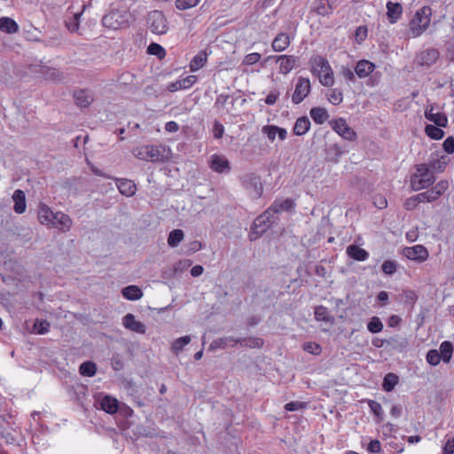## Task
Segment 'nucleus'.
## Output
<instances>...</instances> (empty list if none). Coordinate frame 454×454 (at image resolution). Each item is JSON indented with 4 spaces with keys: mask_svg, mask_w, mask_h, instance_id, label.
<instances>
[{
    "mask_svg": "<svg viewBox=\"0 0 454 454\" xmlns=\"http://www.w3.org/2000/svg\"><path fill=\"white\" fill-rule=\"evenodd\" d=\"M312 73L317 74L322 85L329 87L334 82L333 73L327 59L316 56L311 60Z\"/></svg>",
    "mask_w": 454,
    "mask_h": 454,
    "instance_id": "nucleus-1",
    "label": "nucleus"
},
{
    "mask_svg": "<svg viewBox=\"0 0 454 454\" xmlns=\"http://www.w3.org/2000/svg\"><path fill=\"white\" fill-rule=\"evenodd\" d=\"M432 10L429 6L419 9L410 22V30L413 37L420 35L429 26Z\"/></svg>",
    "mask_w": 454,
    "mask_h": 454,
    "instance_id": "nucleus-2",
    "label": "nucleus"
},
{
    "mask_svg": "<svg viewBox=\"0 0 454 454\" xmlns=\"http://www.w3.org/2000/svg\"><path fill=\"white\" fill-rule=\"evenodd\" d=\"M435 181L434 174L426 164L417 166V172L411 178V186L413 191L428 188Z\"/></svg>",
    "mask_w": 454,
    "mask_h": 454,
    "instance_id": "nucleus-3",
    "label": "nucleus"
},
{
    "mask_svg": "<svg viewBox=\"0 0 454 454\" xmlns=\"http://www.w3.org/2000/svg\"><path fill=\"white\" fill-rule=\"evenodd\" d=\"M242 186L248 192L249 195L254 199L262 196L263 188L261 177L255 173H246L239 177Z\"/></svg>",
    "mask_w": 454,
    "mask_h": 454,
    "instance_id": "nucleus-4",
    "label": "nucleus"
},
{
    "mask_svg": "<svg viewBox=\"0 0 454 454\" xmlns=\"http://www.w3.org/2000/svg\"><path fill=\"white\" fill-rule=\"evenodd\" d=\"M129 16L126 12L114 10L103 17L102 24L111 29H119L129 25Z\"/></svg>",
    "mask_w": 454,
    "mask_h": 454,
    "instance_id": "nucleus-5",
    "label": "nucleus"
},
{
    "mask_svg": "<svg viewBox=\"0 0 454 454\" xmlns=\"http://www.w3.org/2000/svg\"><path fill=\"white\" fill-rule=\"evenodd\" d=\"M133 155L143 160H150L156 162L162 160L163 155L156 145H143L136 147L132 150Z\"/></svg>",
    "mask_w": 454,
    "mask_h": 454,
    "instance_id": "nucleus-6",
    "label": "nucleus"
},
{
    "mask_svg": "<svg viewBox=\"0 0 454 454\" xmlns=\"http://www.w3.org/2000/svg\"><path fill=\"white\" fill-rule=\"evenodd\" d=\"M147 23L153 34L163 35L168 31V22L163 12L153 11L148 14Z\"/></svg>",
    "mask_w": 454,
    "mask_h": 454,
    "instance_id": "nucleus-7",
    "label": "nucleus"
},
{
    "mask_svg": "<svg viewBox=\"0 0 454 454\" xmlns=\"http://www.w3.org/2000/svg\"><path fill=\"white\" fill-rule=\"evenodd\" d=\"M332 129L344 139L354 141L356 139V133L350 128L344 118H339L330 121Z\"/></svg>",
    "mask_w": 454,
    "mask_h": 454,
    "instance_id": "nucleus-8",
    "label": "nucleus"
},
{
    "mask_svg": "<svg viewBox=\"0 0 454 454\" xmlns=\"http://www.w3.org/2000/svg\"><path fill=\"white\" fill-rule=\"evenodd\" d=\"M276 221L275 215L270 213V210H266L262 215L257 216L252 225V231L255 233L262 235L264 233L270 225Z\"/></svg>",
    "mask_w": 454,
    "mask_h": 454,
    "instance_id": "nucleus-9",
    "label": "nucleus"
},
{
    "mask_svg": "<svg viewBox=\"0 0 454 454\" xmlns=\"http://www.w3.org/2000/svg\"><path fill=\"white\" fill-rule=\"evenodd\" d=\"M310 90L309 80L308 78L300 77L295 85L294 92L292 95V102L295 105L301 103L309 94Z\"/></svg>",
    "mask_w": 454,
    "mask_h": 454,
    "instance_id": "nucleus-10",
    "label": "nucleus"
},
{
    "mask_svg": "<svg viewBox=\"0 0 454 454\" xmlns=\"http://www.w3.org/2000/svg\"><path fill=\"white\" fill-rule=\"evenodd\" d=\"M440 57V52L435 48H427L419 51L415 59L416 63L420 67H431Z\"/></svg>",
    "mask_w": 454,
    "mask_h": 454,
    "instance_id": "nucleus-11",
    "label": "nucleus"
},
{
    "mask_svg": "<svg viewBox=\"0 0 454 454\" xmlns=\"http://www.w3.org/2000/svg\"><path fill=\"white\" fill-rule=\"evenodd\" d=\"M334 7L329 0H313L310 5V12L320 17H329L333 12Z\"/></svg>",
    "mask_w": 454,
    "mask_h": 454,
    "instance_id": "nucleus-12",
    "label": "nucleus"
},
{
    "mask_svg": "<svg viewBox=\"0 0 454 454\" xmlns=\"http://www.w3.org/2000/svg\"><path fill=\"white\" fill-rule=\"evenodd\" d=\"M74 103L81 108H86L94 100L93 92L88 89L75 90L73 94Z\"/></svg>",
    "mask_w": 454,
    "mask_h": 454,
    "instance_id": "nucleus-13",
    "label": "nucleus"
},
{
    "mask_svg": "<svg viewBox=\"0 0 454 454\" xmlns=\"http://www.w3.org/2000/svg\"><path fill=\"white\" fill-rule=\"evenodd\" d=\"M403 254L408 259L418 261L419 262L426 261L428 257V252L422 245L404 248Z\"/></svg>",
    "mask_w": 454,
    "mask_h": 454,
    "instance_id": "nucleus-14",
    "label": "nucleus"
},
{
    "mask_svg": "<svg viewBox=\"0 0 454 454\" xmlns=\"http://www.w3.org/2000/svg\"><path fill=\"white\" fill-rule=\"evenodd\" d=\"M209 166L213 171L217 173H229L231 170L230 161L223 155H212Z\"/></svg>",
    "mask_w": 454,
    "mask_h": 454,
    "instance_id": "nucleus-15",
    "label": "nucleus"
},
{
    "mask_svg": "<svg viewBox=\"0 0 454 454\" xmlns=\"http://www.w3.org/2000/svg\"><path fill=\"white\" fill-rule=\"evenodd\" d=\"M51 223V227L58 228L63 232L68 231L73 224V221L70 216L63 212H56L54 215V221Z\"/></svg>",
    "mask_w": 454,
    "mask_h": 454,
    "instance_id": "nucleus-16",
    "label": "nucleus"
},
{
    "mask_svg": "<svg viewBox=\"0 0 454 454\" xmlns=\"http://www.w3.org/2000/svg\"><path fill=\"white\" fill-rule=\"evenodd\" d=\"M122 325L126 329L137 333L144 334L146 332L145 325L142 322L136 320L135 316L131 313L124 316Z\"/></svg>",
    "mask_w": 454,
    "mask_h": 454,
    "instance_id": "nucleus-17",
    "label": "nucleus"
},
{
    "mask_svg": "<svg viewBox=\"0 0 454 454\" xmlns=\"http://www.w3.org/2000/svg\"><path fill=\"white\" fill-rule=\"evenodd\" d=\"M434 107L432 106H427L425 110V117L427 120L432 121L438 127L446 128L448 125V118L443 113H433Z\"/></svg>",
    "mask_w": 454,
    "mask_h": 454,
    "instance_id": "nucleus-18",
    "label": "nucleus"
},
{
    "mask_svg": "<svg viewBox=\"0 0 454 454\" xmlns=\"http://www.w3.org/2000/svg\"><path fill=\"white\" fill-rule=\"evenodd\" d=\"M37 72L43 74L44 78L49 81L61 82L65 78L64 74L55 67L40 66Z\"/></svg>",
    "mask_w": 454,
    "mask_h": 454,
    "instance_id": "nucleus-19",
    "label": "nucleus"
},
{
    "mask_svg": "<svg viewBox=\"0 0 454 454\" xmlns=\"http://www.w3.org/2000/svg\"><path fill=\"white\" fill-rule=\"evenodd\" d=\"M294 202L292 199H285V200H276L272 205L268 208L270 210V213L275 215V214L280 213L282 211H290L294 207Z\"/></svg>",
    "mask_w": 454,
    "mask_h": 454,
    "instance_id": "nucleus-20",
    "label": "nucleus"
},
{
    "mask_svg": "<svg viewBox=\"0 0 454 454\" xmlns=\"http://www.w3.org/2000/svg\"><path fill=\"white\" fill-rule=\"evenodd\" d=\"M55 213L46 204L41 203L38 209V220L42 224L51 225Z\"/></svg>",
    "mask_w": 454,
    "mask_h": 454,
    "instance_id": "nucleus-21",
    "label": "nucleus"
},
{
    "mask_svg": "<svg viewBox=\"0 0 454 454\" xmlns=\"http://www.w3.org/2000/svg\"><path fill=\"white\" fill-rule=\"evenodd\" d=\"M375 69V65L366 59L359 60L355 67V73L359 78H365Z\"/></svg>",
    "mask_w": 454,
    "mask_h": 454,
    "instance_id": "nucleus-22",
    "label": "nucleus"
},
{
    "mask_svg": "<svg viewBox=\"0 0 454 454\" xmlns=\"http://www.w3.org/2000/svg\"><path fill=\"white\" fill-rule=\"evenodd\" d=\"M279 62V72L283 74H288L294 67L296 59L293 55H280L276 57Z\"/></svg>",
    "mask_w": 454,
    "mask_h": 454,
    "instance_id": "nucleus-23",
    "label": "nucleus"
},
{
    "mask_svg": "<svg viewBox=\"0 0 454 454\" xmlns=\"http://www.w3.org/2000/svg\"><path fill=\"white\" fill-rule=\"evenodd\" d=\"M99 404L100 408L109 414H114L119 410V401L111 395H105Z\"/></svg>",
    "mask_w": 454,
    "mask_h": 454,
    "instance_id": "nucleus-24",
    "label": "nucleus"
},
{
    "mask_svg": "<svg viewBox=\"0 0 454 454\" xmlns=\"http://www.w3.org/2000/svg\"><path fill=\"white\" fill-rule=\"evenodd\" d=\"M290 37L286 33H279L272 41L271 47L274 51H284L290 45Z\"/></svg>",
    "mask_w": 454,
    "mask_h": 454,
    "instance_id": "nucleus-25",
    "label": "nucleus"
},
{
    "mask_svg": "<svg viewBox=\"0 0 454 454\" xmlns=\"http://www.w3.org/2000/svg\"><path fill=\"white\" fill-rule=\"evenodd\" d=\"M314 315L316 320L323 321L329 325H333L335 323L334 317L330 315L328 309L323 305L315 308Z\"/></svg>",
    "mask_w": 454,
    "mask_h": 454,
    "instance_id": "nucleus-26",
    "label": "nucleus"
},
{
    "mask_svg": "<svg viewBox=\"0 0 454 454\" xmlns=\"http://www.w3.org/2000/svg\"><path fill=\"white\" fill-rule=\"evenodd\" d=\"M347 254L350 258L359 262H364L369 257V253L356 245H349L347 247Z\"/></svg>",
    "mask_w": 454,
    "mask_h": 454,
    "instance_id": "nucleus-27",
    "label": "nucleus"
},
{
    "mask_svg": "<svg viewBox=\"0 0 454 454\" xmlns=\"http://www.w3.org/2000/svg\"><path fill=\"white\" fill-rule=\"evenodd\" d=\"M387 15L390 23L396 22L403 13V7L399 3L387 2Z\"/></svg>",
    "mask_w": 454,
    "mask_h": 454,
    "instance_id": "nucleus-28",
    "label": "nucleus"
},
{
    "mask_svg": "<svg viewBox=\"0 0 454 454\" xmlns=\"http://www.w3.org/2000/svg\"><path fill=\"white\" fill-rule=\"evenodd\" d=\"M14 201L13 209L17 214H22L26 210V195L22 190H16L12 195Z\"/></svg>",
    "mask_w": 454,
    "mask_h": 454,
    "instance_id": "nucleus-29",
    "label": "nucleus"
},
{
    "mask_svg": "<svg viewBox=\"0 0 454 454\" xmlns=\"http://www.w3.org/2000/svg\"><path fill=\"white\" fill-rule=\"evenodd\" d=\"M237 344V339L234 337H223L214 340L209 345V350L214 351L218 348H225L227 346L231 345L234 347Z\"/></svg>",
    "mask_w": 454,
    "mask_h": 454,
    "instance_id": "nucleus-30",
    "label": "nucleus"
},
{
    "mask_svg": "<svg viewBox=\"0 0 454 454\" xmlns=\"http://www.w3.org/2000/svg\"><path fill=\"white\" fill-rule=\"evenodd\" d=\"M310 128V121L307 116L299 117L293 129V132L296 136L306 134Z\"/></svg>",
    "mask_w": 454,
    "mask_h": 454,
    "instance_id": "nucleus-31",
    "label": "nucleus"
},
{
    "mask_svg": "<svg viewBox=\"0 0 454 454\" xmlns=\"http://www.w3.org/2000/svg\"><path fill=\"white\" fill-rule=\"evenodd\" d=\"M0 30L7 34H13L18 32L19 26L13 19L2 17L0 19Z\"/></svg>",
    "mask_w": 454,
    "mask_h": 454,
    "instance_id": "nucleus-32",
    "label": "nucleus"
},
{
    "mask_svg": "<svg viewBox=\"0 0 454 454\" xmlns=\"http://www.w3.org/2000/svg\"><path fill=\"white\" fill-rule=\"evenodd\" d=\"M207 59V53L206 51H200L191 60L190 68L192 72L198 71L205 66Z\"/></svg>",
    "mask_w": 454,
    "mask_h": 454,
    "instance_id": "nucleus-33",
    "label": "nucleus"
},
{
    "mask_svg": "<svg viewBox=\"0 0 454 454\" xmlns=\"http://www.w3.org/2000/svg\"><path fill=\"white\" fill-rule=\"evenodd\" d=\"M310 117L317 124L325 123L329 118L328 112L323 107H313L309 111Z\"/></svg>",
    "mask_w": 454,
    "mask_h": 454,
    "instance_id": "nucleus-34",
    "label": "nucleus"
},
{
    "mask_svg": "<svg viewBox=\"0 0 454 454\" xmlns=\"http://www.w3.org/2000/svg\"><path fill=\"white\" fill-rule=\"evenodd\" d=\"M117 186L120 192L125 196H132L137 191L136 184L129 179H121Z\"/></svg>",
    "mask_w": 454,
    "mask_h": 454,
    "instance_id": "nucleus-35",
    "label": "nucleus"
},
{
    "mask_svg": "<svg viewBox=\"0 0 454 454\" xmlns=\"http://www.w3.org/2000/svg\"><path fill=\"white\" fill-rule=\"evenodd\" d=\"M121 294L127 300L137 301L143 296V292L137 286H128L121 290Z\"/></svg>",
    "mask_w": 454,
    "mask_h": 454,
    "instance_id": "nucleus-36",
    "label": "nucleus"
},
{
    "mask_svg": "<svg viewBox=\"0 0 454 454\" xmlns=\"http://www.w3.org/2000/svg\"><path fill=\"white\" fill-rule=\"evenodd\" d=\"M238 343H239L242 347L260 348L263 346L264 340L259 337L239 338L237 339V344Z\"/></svg>",
    "mask_w": 454,
    "mask_h": 454,
    "instance_id": "nucleus-37",
    "label": "nucleus"
},
{
    "mask_svg": "<svg viewBox=\"0 0 454 454\" xmlns=\"http://www.w3.org/2000/svg\"><path fill=\"white\" fill-rule=\"evenodd\" d=\"M438 351L442 361L444 363H449L452 357L453 345L450 341L445 340L441 343Z\"/></svg>",
    "mask_w": 454,
    "mask_h": 454,
    "instance_id": "nucleus-38",
    "label": "nucleus"
},
{
    "mask_svg": "<svg viewBox=\"0 0 454 454\" xmlns=\"http://www.w3.org/2000/svg\"><path fill=\"white\" fill-rule=\"evenodd\" d=\"M343 153L344 150L338 144H333L326 149V158L330 161L338 162Z\"/></svg>",
    "mask_w": 454,
    "mask_h": 454,
    "instance_id": "nucleus-39",
    "label": "nucleus"
},
{
    "mask_svg": "<svg viewBox=\"0 0 454 454\" xmlns=\"http://www.w3.org/2000/svg\"><path fill=\"white\" fill-rule=\"evenodd\" d=\"M184 233L180 229H175L171 231L168 237V245L170 247H177L180 242L184 239Z\"/></svg>",
    "mask_w": 454,
    "mask_h": 454,
    "instance_id": "nucleus-40",
    "label": "nucleus"
},
{
    "mask_svg": "<svg viewBox=\"0 0 454 454\" xmlns=\"http://www.w3.org/2000/svg\"><path fill=\"white\" fill-rule=\"evenodd\" d=\"M441 128L442 127H438L434 124H427L425 127V133L430 138L439 140L442 139L444 136V131Z\"/></svg>",
    "mask_w": 454,
    "mask_h": 454,
    "instance_id": "nucleus-41",
    "label": "nucleus"
},
{
    "mask_svg": "<svg viewBox=\"0 0 454 454\" xmlns=\"http://www.w3.org/2000/svg\"><path fill=\"white\" fill-rule=\"evenodd\" d=\"M79 372L85 377H92L97 372V365L91 361L83 362L79 367Z\"/></svg>",
    "mask_w": 454,
    "mask_h": 454,
    "instance_id": "nucleus-42",
    "label": "nucleus"
},
{
    "mask_svg": "<svg viewBox=\"0 0 454 454\" xmlns=\"http://www.w3.org/2000/svg\"><path fill=\"white\" fill-rule=\"evenodd\" d=\"M397 383L398 377L395 373L390 372L384 377L382 387L385 391L390 392Z\"/></svg>",
    "mask_w": 454,
    "mask_h": 454,
    "instance_id": "nucleus-43",
    "label": "nucleus"
},
{
    "mask_svg": "<svg viewBox=\"0 0 454 454\" xmlns=\"http://www.w3.org/2000/svg\"><path fill=\"white\" fill-rule=\"evenodd\" d=\"M81 15L82 12L74 13L72 17L65 20L66 27L71 33L78 31Z\"/></svg>",
    "mask_w": 454,
    "mask_h": 454,
    "instance_id": "nucleus-44",
    "label": "nucleus"
},
{
    "mask_svg": "<svg viewBox=\"0 0 454 454\" xmlns=\"http://www.w3.org/2000/svg\"><path fill=\"white\" fill-rule=\"evenodd\" d=\"M147 53L151 55L157 56L160 59H162L166 56L165 49L156 43H152L147 47Z\"/></svg>",
    "mask_w": 454,
    "mask_h": 454,
    "instance_id": "nucleus-45",
    "label": "nucleus"
},
{
    "mask_svg": "<svg viewBox=\"0 0 454 454\" xmlns=\"http://www.w3.org/2000/svg\"><path fill=\"white\" fill-rule=\"evenodd\" d=\"M327 98L330 103L334 106L340 105L343 100L342 91L339 89H333L327 94Z\"/></svg>",
    "mask_w": 454,
    "mask_h": 454,
    "instance_id": "nucleus-46",
    "label": "nucleus"
},
{
    "mask_svg": "<svg viewBox=\"0 0 454 454\" xmlns=\"http://www.w3.org/2000/svg\"><path fill=\"white\" fill-rule=\"evenodd\" d=\"M367 329L372 333H378L382 331L383 324L380 317H372L367 324Z\"/></svg>",
    "mask_w": 454,
    "mask_h": 454,
    "instance_id": "nucleus-47",
    "label": "nucleus"
},
{
    "mask_svg": "<svg viewBox=\"0 0 454 454\" xmlns=\"http://www.w3.org/2000/svg\"><path fill=\"white\" fill-rule=\"evenodd\" d=\"M436 194L437 192H434L431 188L424 192L417 194V200H419V203L432 202L438 199V197H436Z\"/></svg>",
    "mask_w": 454,
    "mask_h": 454,
    "instance_id": "nucleus-48",
    "label": "nucleus"
},
{
    "mask_svg": "<svg viewBox=\"0 0 454 454\" xmlns=\"http://www.w3.org/2000/svg\"><path fill=\"white\" fill-rule=\"evenodd\" d=\"M190 341H191V337L188 335L180 337V338L176 339V340H174V342L172 343V347H171L172 350L175 353H178V352L182 351L184 347L186 346L187 344H189Z\"/></svg>",
    "mask_w": 454,
    "mask_h": 454,
    "instance_id": "nucleus-49",
    "label": "nucleus"
},
{
    "mask_svg": "<svg viewBox=\"0 0 454 454\" xmlns=\"http://www.w3.org/2000/svg\"><path fill=\"white\" fill-rule=\"evenodd\" d=\"M200 0H176L175 5L176 9L184 11L195 7Z\"/></svg>",
    "mask_w": 454,
    "mask_h": 454,
    "instance_id": "nucleus-50",
    "label": "nucleus"
},
{
    "mask_svg": "<svg viewBox=\"0 0 454 454\" xmlns=\"http://www.w3.org/2000/svg\"><path fill=\"white\" fill-rule=\"evenodd\" d=\"M368 405L372 412L379 419V420H383V410L381 404L376 401L369 400Z\"/></svg>",
    "mask_w": 454,
    "mask_h": 454,
    "instance_id": "nucleus-51",
    "label": "nucleus"
},
{
    "mask_svg": "<svg viewBox=\"0 0 454 454\" xmlns=\"http://www.w3.org/2000/svg\"><path fill=\"white\" fill-rule=\"evenodd\" d=\"M397 269V262L393 260H387L381 265V270L386 275H393Z\"/></svg>",
    "mask_w": 454,
    "mask_h": 454,
    "instance_id": "nucleus-52",
    "label": "nucleus"
},
{
    "mask_svg": "<svg viewBox=\"0 0 454 454\" xmlns=\"http://www.w3.org/2000/svg\"><path fill=\"white\" fill-rule=\"evenodd\" d=\"M441 359L440 353L436 349H430L427 354V362L433 366L439 364Z\"/></svg>",
    "mask_w": 454,
    "mask_h": 454,
    "instance_id": "nucleus-53",
    "label": "nucleus"
},
{
    "mask_svg": "<svg viewBox=\"0 0 454 454\" xmlns=\"http://www.w3.org/2000/svg\"><path fill=\"white\" fill-rule=\"evenodd\" d=\"M306 407H307L306 403L299 402V401L290 402L285 405V409L288 411H300V410L305 409Z\"/></svg>",
    "mask_w": 454,
    "mask_h": 454,
    "instance_id": "nucleus-54",
    "label": "nucleus"
},
{
    "mask_svg": "<svg viewBox=\"0 0 454 454\" xmlns=\"http://www.w3.org/2000/svg\"><path fill=\"white\" fill-rule=\"evenodd\" d=\"M303 349L312 355H318L322 350L321 347L316 342L304 343Z\"/></svg>",
    "mask_w": 454,
    "mask_h": 454,
    "instance_id": "nucleus-55",
    "label": "nucleus"
},
{
    "mask_svg": "<svg viewBox=\"0 0 454 454\" xmlns=\"http://www.w3.org/2000/svg\"><path fill=\"white\" fill-rule=\"evenodd\" d=\"M262 133L267 135L268 138L270 141H273L277 136L278 126L275 125H266L262 127Z\"/></svg>",
    "mask_w": 454,
    "mask_h": 454,
    "instance_id": "nucleus-56",
    "label": "nucleus"
},
{
    "mask_svg": "<svg viewBox=\"0 0 454 454\" xmlns=\"http://www.w3.org/2000/svg\"><path fill=\"white\" fill-rule=\"evenodd\" d=\"M50 324L46 321H36L34 324L35 331L39 334H44L49 332Z\"/></svg>",
    "mask_w": 454,
    "mask_h": 454,
    "instance_id": "nucleus-57",
    "label": "nucleus"
},
{
    "mask_svg": "<svg viewBox=\"0 0 454 454\" xmlns=\"http://www.w3.org/2000/svg\"><path fill=\"white\" fill-rule=\"evenodd\" d=\"M261 59V54L257 52L249 53L245 56L243 59V64L247 66H251L253 64L257 63Z\"/></svg>",
    "mask_w": 454,
    "mask_h": 454,
    "instance_id": "nucleus-58",
    "label": "nucleus"
},
{
    "mask_svg": "<svg viewBox=\"0 0 454 454\" xmlns=\"http://www.w3.org/2000/svg\"><path fill=\"white\" fill-rule=\"evenodd\" d=\"M449 187V183L448 181L446 180H442L440 181L439 183L436 184V185H434L432 190L434 192H436L437 194H436V197H438V199L440 198V196L448 189Z\"/></svg>",
    "mask_w": 454,
    "mask_h": 454,
    "instance_id": "nucleus-59",
    "label": "nucleus"
},
{
    "mask_svg": "<svg viewBox=\"0 0 454 454\" xmlns=\"http://www.w3.org/2000/svg\"><path fill=\"white\" fill-rule=\"evenodd\" d=\"M373 204L377 208L383 209V208L387 207V201L384 196H382L380 194H377L373 197Z\"/></svg>",
    "mask_w": 454,
    "mask_h": 454,
    "instance_id": "nucleus-60",
    "label": "nucleus"
},
{
    "mask_svg": "<svg viewBox=\"0 0 454 454\" xmlns=\"http://www.w3.org/2000/svg\"><path fill=\"white\" fill-rule=\"evenodd\" d=\"M367 37V27L360 26L356 29V40L358 43H361Z\"/></svg>",
    "mask_w": 454,
    "mask_h": 454,
    "instance_id": "nucleus-61",
    "label": "nucleus"
},
{
    "mask_svg": "<svg viewBox=\"0 0 454 454\" xmlns=\"http://www.w3.org/2000/svg\"><path fill=\"white\" fill-rule=\"evenodd\" d=\"M231 98L230 95H224L220 94L216 97L215 102V107L220 109L223 108L226 104L228 103V100Z\"/></svg>",
    "mask_w": 454,
    "mask_h": 454,
    "instance_id": "nucleus-62",
    "label": "nucleus"
},
{
    "mask_svg": "<svg viewBox=\"0 0 454 454\" xmlns=\"http://www.w3.org/2000/svg\"><path fill=\"white\" fill-rule=\"evenodd\" d=\"M443 149L447 153H454V137H447L443 144H442Z\"/></svg>",
    "mask_w": 454,
    "mask_h": 454,
    "instance_id": "nucleus-63",
    "label": "nucleus"
},
{
    "mask_svg": "<svg viewBox=\"0 0 454 454\" xmlns=\"http://www.w3.org/2000/svg\"><path fill=\"white\" fill-rule=\"evenodd\" d=\"M442 454H454V437L445 442L442 448Z\"/></svg>",
    "mask_w": 454,
    "mask_h": 454,
    "instance_id": "nucleus-64",
    "label": "nucleus"
}]
</instances>
